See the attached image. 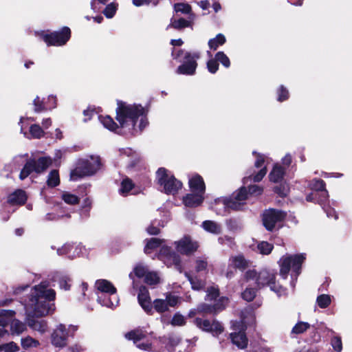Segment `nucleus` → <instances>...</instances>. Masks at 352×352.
<instances>
[{
	"label": "nucleus",
	"instance_id": "1",
	"mask_svg": "<svg viewBox=\"0 0 352 352\" xmlns=\"http://www.w3.org/2000/svg\"><path fill=\"white\" fill-rule=\"evenodd\" d=\"M70 278L65 274L56 272L49 276L47 280L41 281L32 289L28 299L24 304V308L28 316L43 317L55 311L54 300L56 292L52 287L53 283L58 282L60 289H70Z\"/></svg>",
	"mask_w": 352,
	"mask_h": 352
},
{
	"label": "nucleus",
	"instance_id": "2",
	"mask_svg": "<svg viewBox=\"0 0 352 352\" xmlns=\"http://www.w3.org/2000/svg\"><path fill=\"white\" fill-rule=\"evenodd\" d=\"M116 113L120 127L109 116H99L98 119L109 131L126 135H137L148 125L146 111L141 105L118 102Z\"/></svg>",
	"mask_w": 352,
	"mask_h": 352
},
{
	"label": "nucleus",
	"instance_id": "3",
	"mask_svg": "<svg viewBox=\"0 0 352 352\" xmlns=\"http://www.w3.org/2000/svg\"><path fill=\"white\" fill-rule=\"evenodd\" d=\"M102 163L98 155H87L79 158L76 167L70 173V179L78 181L85 177L93 176L101 168Z\"/></svg>",
	"mask_w": 352,
	"mask_h": 352
},
{
	"label": "nucleus",
	"instance_id": "4",
	"mask_svg": "<svg viewBox=\"0 0 352 352\" xmlns=\"http://www.w3.org/2000/svg\"><path fill=\"white\" fill-rule=\"evenodd\" d=\"M262 192L263 188L257 185L248 186V190L241 187L238 192L233 194L231 198L218 199L216 202L217 204H222L226 210H239L245 204V200L248 199L249 195L258 196Z\"/></svg>",
	"mask_w": 352,
	"mask_h": 352
},
{
	"label": "nucleus",
	"instance_id": "5",
	"mask_svg": "<svg viewBox=\"0 0 352 352\" xmlns=\"http://www.w3.org/2000/svg\"><path fill=\"white\" fill-rule=\"evenodd\" d=\"M171 56L173 59L182 62L176 70L177 74L192 76L195 74L197 67V60L199 59L201 54L198 51L190 52L173 47Z\"/></svg>",
	"mask_w": 352,
	"mask_h": 352
},
{
	"label": "nucleus",
	"instance_id": "6",
	"mask_svg": "<svg viewBox=\"0 0 352 352\" xmlns=\"http://www.w3.org/2000/svg\"><path fill=\"white\" fill-rule=\"evenodd\" d=\"M205 300L213 303L202 302L197 306V312L200 314L215 315L223 311L228 304L229 299L227 297H219V289L214 286L210 287L206 290Z\"/></svg>",
	"mask_w": 352,
	"mask_h": 352
},
{
	"label": "nucleus",
	"instance_id": "7",
	"mask_svg": "<svg viewBox=\"0 0 352 352\" xmlns=\"http://www.w3.org/2000/svg\"><path fill=\"white\" fill-rule=\"evenodd\" d=\"M254 316L252 311L247 308L241 311V320L232 323V328L235 331L230 333V338L233 344L239 349H245L248 345V338L245 333L244 325L253 322Z\"/></svg>",
	"mask_w": 352,
	"mask_h": 352
},
{
	"label": "nucleus",
	"instance_id": "8",
	"mask_svg": "<svg viewBox=\"0 0 352 352\" xmlns=\"http://www.w3.org/2000/svg\"><path fill=\"white\" fill-rule=\"evenodd\" d=\"M245 278L247 281L255 280V283L258 288L269 286L270 289L279 296L285 292L281 286L276 283L274 273L269 270H263L258 274L254 270H249L245 273Z\"/></svg>",
	"mask_w": 352,
	"mask_h": 352
},
{
	"label": "nucleus",
	"instance_id": "9",
	"mask_svg": "<svg viewBox=\"0 0 352 352\" xmlns=\"http://www.w3.org/2000/svg\"><path fill=\"white\" fill-rule=\"evenodd\" d=\"M306 258V254L301 253L298 254H285L279 261L280 274L284 278H287L289 271L292 270L296 278L300 274L301 265Z\"/></svg>",
	"mask_w": 352,
	"mask_h": 352
},
{
	"label": "nucleus",
	"instance_id": "10",
	"mask_svg": "<svg viewBox=\"0 0 352 352\" xmlns=\"http://www.w3.org/2000/svg\"><path fill=\"white\" fill-rule=\"evenodd\" d=\"M156 180L160 190L168 195L176 194L182 187V183L164 168H160L157 170Z\"/></svg>",
	"mask_w": 352,
	"mask_h": 352
},
{
	"label": "nucleus",
	"instance_id": "11",
	"mask_svg": "<svg viewBox=\"0 0 352 352\" xmlns=\"http://www.w3.org/2000/svg\"><path fill=\"white\" fill-rule=\"evenodd\" d=\"M52 163L50 157H41L37 160L34 158L29 159L21 170L19 178L21 180L28 177L32 172L41 173L44 172Z\"/></svg>",
	"mask_w": 352,
	"mask_h": 352
},
{
	"label": "nucleus",
	"instance_id": "12",
	"mask_svg": "<svg viewBox=\"0 0 352 352\" xmlns=\"http://www.w3.org/2000/svg\"><path fill=\"white\" fill-rule=\"evenodd\" d=\"M77 331V327L60 324L53 331L51 335V342L52 345L58 348H63L67 345V339L69 336H73Z\"/></svg>",
	"mask_w": 352,
	"mask_h": 352
},
{
	"label": "nucleus",
	"instance_id": "13",
	"mask_svg": "<svg viewBox=\"0 0 352 352\" xmlns=\"http://www.w3.org/2000/svg\"><path fill=\"white\" fill-rule=\"evenodd\" d=\"M15 312L12 310L2 309L0 311V338L8 334L5 327L8 324V318H12ZM19 350V347L14 342H10L6 344L0 346V352H16Z\"/></svg>",
	"mask_w": 352,
	"mask_h": 352
},
{
	"label": "nucleus",
	"instance_id": "14",
	"mask_svg": "<svg viewBox=\"0 0 352 352\" xmlns=\"http://www.w3.org/2000/svg\"><path fill=\"white\" fill-rule=\"evenodd\" d=\"M70 36V29L67 27H64L60 31L43 34V39L47 45L61 46L69 41Z\"/></svg>",
	"mask_w": 352,
	"mask_h": 352
},
{
	"label": "nucleus",
	"instance_id": "15",
	"mask_svg": "<svg viewBox=\"0 0 352 352\" xmlns=\"http://www.w3.org/2000/svg\"><path fill=\"white\" fill-rule=\"evenodd\" d=\"M194 324L201 330L211 333L214 336H218L224 329L221 323L217 320L210 321L208 319L196 318L194 320Z\"/></svg>",
	"mask_w": 352,
	"mask_h": 352
},
{
	"label": "nucleus",
	"instance_id": "16",
	"mask_svg": "<svg viewBox=\"0 0 352 352\" xmlns=\"http://www.w3.org/2000/svg\"><path fill=\"white\" fill-rule=\"evenodd\" d=\"M286 217V213L282 210L270 209L263 215V223L267 230H272L276 225L281 222Z\"/></svg>",
	"mask_w": 352,
	"mask_h": 352
},
{
	"label": "nucleus",
	"instance_id": "17",
	"mask_svg": "<svg viewBox=\"0 0 352 352\" xmlns=\"http://www.w3.org/2000/svg\"><path fill=\"white\" fill-rule=\"evenodd\" d=\"M157 256L167 266L175 265L179 272H182L180 257L175 252H173L169 247L163 245Z\"/></svg>",
	"mask_w": 352,
	"mask_h": 352
},
{
	"label": "nucleus",
	"instance_id": "18",
	"mask_svg": "<svg viewBox=\"0 0 352 352\" xmlns=\"http://www.w3.org/2000/svg\"><path fill=\"white\" fill-rule=\"evenodd\" d=\"M253 155H256V161L254 165L256 168H261V170L257 174L249 176H246L243 178V182L246 183L249 180H253L255 182H260L267 173L266 164L268 163L269 158L264 155L257 153L256 151H253Z\"/></svg>",
	"mask_w": 352,
	"mask_h": 352
},
{
	"label": "nucleus",
	"instance_id": "19",
	"mask_svg": "<svg viewBox=\"0 0 352 352\" xmlns=\"http://www.w3.org/2000/svg\"><path fill=\"white\" fill-rule=\"evenodd\" d=\"M147 333L142 329H135L125 334V338L129 340H133L136 346L142 350H151V343L148 342H141V340L146 337Z\"/></svg>",
	"mask_w": 352,
	"mask_h": 352
},
{
	"label": "nucleus",
	"instance_id": "20",
	"mask_svg": "<svg viewBox=\"0 0 352 352\" xmlns=\"http://www.w3.org/2000/svg\"><path fill=\"white\" fill-rule=\"evenodd\" d=\"M176 249L181 254L189 255L195 252L199 245L189 236H185L178 241H175Z\"/></svg>",
	"mask_w": 352,
	"mask_h": 352
},
{
	"label": "nucleus",
	"instance_id": "21",
	"mask_svg": "<svg viewBox=\"0 0 352 352\" xmlns=\"http://www.w3.org/2000/svg\"><path fill=\"white\" fill-rule=\"evenodd\" d=\"M178 303L177 296L169 294L167 295L166 299H155L152 305L153 309L160 313L162 314L169 310V307H174Z\"/></svg>",
	"mask_w": 352,
	"mask_h": 352
},
{
	"label": "nucleus",
	"instance_id": "22",
	"mask_svg": "<svg viewBox=\"0 0 352 352\" xmlns=\"http://www.w3.org/2000/svg\"><path fill=\"white\" fill-rule=\"evenodd\" d=\"M83 247L81 243H65L57 249V254L60 256L65 255L73 259L82 253Z\"/></svg>",
	"mask_w": 352,
	"mask_h": 352
},
{
	"label": "nucleus",
	"instance_id": "23",
	"mask_svg": "<svg viewBox=\"0 0 352 352\" xmlns=\"http://www.w3.org/2000/svg\"><path fill=\"white\" fill-rule=\"evenodd\" d=\"M138 302L143 310L148 315H153V305L148 289L144 286L140 287L138 295Z\"/></svg>",
	"mask_w": 352,
	"mask_h": 352
},
{
	"label": "nucleus",
	"instance_id": "24",
	"mask_svg": "<svg viewBox=\"0 0 352 352\" xmlns=\"http://www.w3.org/2000/svg\"><path fill=\"white\" fill-rule=\"evenodd\" d=\"M309 188L319 195L318 204L322 205L329 197L328 191L325 188V183L320 179H314L310 182Z\"/></svg>",
	"mask_w": 352,
	"mask_h": 352
},
{
	"label": "nucleus",
	"instance_id": "25",
	"mask_svg": "<svg viewBox=\"0 0 352 352\" xmlns=\"http://www.w3.org/2000/svg\"><path fill=\"white\" fill-rule=\"evenodd\" d=\"M97 301L103 307L113 309L118 305L119 298L115 294H109L105 293L98 294Z\"/></svg>",
	"mask_w": 352,
	"mask_h": 352
},
{
	"label": "nucleus",
	"instance_id": "26",
	"mask_svg": "<svg viewBox=\"0 0 352 352\" xmlns=\"http://www.w3.org/2000/svg\"><path fill=\"white\" fill-rule=\"evenodd\" d=\"M204 193L191 192L183 197V204L188 208L198 207L204 200Z\"/></svg>",
	"mask_w": 352,
	"mask_h": 352
},
{
	"label": "nucleus",
	"instance_id": "27",
	"mask_svg": "<svg viewBox=\"0 0 352 352\" xmlns=\"http://www.w3.org/2000/svg\"><path fill=\"white\" fill-rule=\"evenodd\" d=\"M190 192L205 193V184L203 178L199 175H195L189 179Z\"/></svg>",
	"mask_w": 352,
	"mask_h": 352
},
{
	"label": "nucleus",
	"instance_id": "28",
	"mask_svg": "<svg viewBox=\"0 0 352 352\" xmlns=\"http://www.w3.org/2000/svg\"><path fill=\"white\" fill-rule=\"evenodd\" d=\"M27 200V196L23 190H16L8 196L7 204L11 206L22 205Z\"/></svg>",
	"mask_w": 352,
	"mask_h": 352
},
{
	"label": "nucleus",
	"instance_id": "29",
	"mask_svg": "<svg viewBox=\"0 0 352 352\" xmlns=\"http://www.w3.org/2000/svg\"><path fill=\"white\" fill-rule=\"evenodd\" d=\"M95 286L98 290L97 294L101 293L115 294L116 293V287L109 281L104 279L98 280Z\"/></svg>",
	"mask_w": 352,
	"mask_h": 352
},
{
	"label": "nucleus",
	"instance_id": "30",
	"mask_svg": "<svg viewBox=\"0 0 352 352\" xmlns=\"http://www.w3.org/2000/svg\"><path fill=\"white\" fill-rule=\"evenodd\" d=\"M201 226L206 232L214 235H218L221 234L222 232L221 225L214 221H204Z\"/></svg>",
	"mask_w": 352,
	"mask_h": 352
},
{
	"label": "nucleus",
	"instance_id": "31",
	"mask_svg": "<svg viewBox=\"0 0 352 352\" xmlns=\"http://www.w3.org/2000/svg\"><path fill=\"white\" fill-rule=\"evenodd\" d=\"M28 324L32 330L37 331L41 333L46 332L48 328L47 323L44 320L28 318Z\"/></svg>",
	"mask_w": 352,
	"mask_h": 352
},
{
	"label": "nucleus",
	"instance_id": "32",
	"mask_svg": "<svg viewBox=\"0 0 352 352\" xmlns=\"http://www.w3.org/2000/svg\"><path fill=\"white\" fill-rule=\"evenodd\" d=\"M21 132L28 138L40 139L44 136L45 132L38 124H32L30 127V133L24 132L23 127L21 126Z\"/></svg>",
	"mask_w": 352,
	"mask_h": 352
},
{
	"label": "nucleus",
	"instance_id": "33",
	"mask_svg": "<svg viewBox=\"0 0 352 352\" xmlns=\"http://www.w3.org/2000/svg\"><path fill=\"white\" fill-rule=\"evenodd\" d=\"M229 265L241 270H245L248 266V261L242 255L232 256L229 260Z\"/></svg>",
	"mask_w": 352,
	"mask_h": 352
},
{
	"label": "nucleus",
	"instance_id": "34",
	"mask_svg": "<svg viewBox=\"0 0 352 352\" xmlns=\"http://www.w3.org/2000/svg\"><path fill=\"white\" fill-rule=\"evenodd\" d=\"M284 174V168L280 165L276 164L270 173V179L271 182L278 183L283 179Z\"/></svg>",
	"mask_w": 352,
	"mask_h": 352
},
{
	"label": "nucleus",
	"instance_id": "35",
	"mask_svg": "<svg viewBox=\"0 0 352 352\" xmlns=\"http://www.w3.org/2000/svg\"><path fill=\"white\" fill-rule=\"evenodd\" d=\"M134 188V184L132 180L128 177L124 178L121 182L120 193L123 196H126Z\"/></svg>",
	"mask_w": 352,
	"mask_h": 352
},
{
	"label": "nucleus",
	"instance_id": "36",
	"mask_svg": "<svg viewBox=\"0 0 352 352\" xmlns=\"http://www.w3.org/2000/svg\"><path fill=\"white\" fill-rule=\"evenodd\" d=\"M226 37L222 34H219L215 38L210 39L208 46L211 50H216L220 45L226 43Z\"/></svg>",
	"mask_w": 352,
	"mask_h": 352
},
{
	"label": "nucleus",
	"instance_id": "37",
	"mask_svg": "<svg viewBox=\"0 0 352 352\" xmlns=\"http://www.w3.org/2000/svg\"><path fill=\"white\" fill-rule=\"evenodd\" d=\"M162 241L157 238H152L147 241L144 248V252L146 254H151L153 250L159 248L162 244Z\"/></svg>",
	"mask_w": 352,
	"mask_h": 352
},
{
	"label": "nucleus",
	"instance_id": "38",
	"mask_svg": "<svg viewBox=\"0 0 352 352\" xmlns=\"http://www.w3.org/2000/svg\"><path fill=\"white\" fill-rule=\"evenodd\" d=\"M190 25V22L184 18L179 19H171L170 25L167 27V29L172 27L177 30H180Z\"/></svg>",
	"mask_w": 352,
	"mask_h": 352
},
{
	"label": "nucleus",
	"instance_id": "39",
	"mask_svg": "<svg viewBox=\"0 0 352 352\" xmlns=\"http://www.w3.org/2000/svg\"><path fill=\"white\" fill-rule=\"evenodd\" d=\"M185 276L191 284V287L195 290H200L204 288L205 283L201 279H198L197 277H192L188 273L186 272Z\"/></svg>",
	"mask_w": 352,
	"mask_h": 352
},
{
	"label": "nucleus",
	"instance_id": "40",
	"mask_svg": "<svg viewBox=\"0 0 352 352\" xmlns=\"http://www.w3.org/2000/svg\"><path fill=\"white\" fill-rule=\"evenodd\" d=\"M310 324L306 322L300 321L295 324V326L292 328L291 334H301L305 332L308 329H309Z\"/></svg>",
	"mask_w": 352,
	"mask_h": 352
},
{
	"label": "nucleus",
	"instance_id": "41",
	"mask_svg": "<svg viewBox=\"0 0 352 352\" xmlns=\"http://www.w3.org/2000/svg\"><path fill=\"white\" fill-rule=\"evenodd\" d=\"M21 346L24 349L30 348H36L39 346L40 343L37 340L32 338L30 336H27L21 339Z\"/></svg>",
	"mask_w": 352,
	"mask_h": 352
},
{
	"label": "nucleus",
	"instance_id": "42",
	"mask_svg": "<svg viewBox=\"0 0 352 352\" xmlns=\"http://www.w3.org/2000/svg\"><path fill=\"white\" fill-rule=\"evenodd\" d=\"M60 183L58 172L56 170H52L49 175L47 180V184L49 186L55 187Z\"/></svg>",
	"mask_w": 352,
	"mask_h": 352
},
{
	"label": "nucleus",
	"instance_id": "43",
	"mask_svg": "<svg viewBox=\"0 0 352 352\" xmlns=\"http://www.w3.org/2000/svg\"><path fill=\"white\" fill-rule=\"evenodd\" d=\"M12 333L20 334L25 329V324L19 320H13L10 324Z\"/></svg>",
	"mask_w": 352,
	"mask_h": 352
},
{
	"label": "nucleus",
	"instance_id": "44",
	"mask_svg": "<svg viewBox=\"0 0 352 352\" xmlns=\"http://www.w3.org/2000/svg\"><path fill=\"white\" fill-rule=\"evenodd\" d=\"M331 296L328 294H321L318 296L316 299L318 305L322 309H324L329 307L331 304Z\"/></svg>",
	"mask_w": 352,
	"mask_h": 352
},
{
	"label": "nucleus",
	"instance_id": "45",
	"mask_svg": "<svg viewBox=\"0 0 352 352\" xmlns=\"http://www.w3.org/2000/svg\"><path fill=\"white\" fill-rule=\"evenodd\" d=\"M160 276L156 272H148L146 274L144 281L149 285H155L160 283Z\"/></svg>",
	"mask_w": 352,
	"mask_h": 352
},
{
	"label": "nucleus",
	"instance_id": "46",
	"mask_svg": "<svg viewBox=\"0 0 352 352\" xmlns=\"http://www.w3.org/2000/svg\"><path fill=\"white\" fill-rule=\"evenodd\" d=\"M34 110L36 113H41L47 110L43 100H41L38 96H36L33 100Z\"/></svg>",
	"mask_w": 352,
	"mask_h": 352
},
{
	"label": "nucleus",
	"instance_id": "47",
	"mask_svg": "<svg viewBox=\"0 0 352 352\" xmlns=\"http://www.w3.org/2000/svg\"><path fill=\"white\" fill-rule=\"evenodd\" d=\"M257 248L261 254H269L273 249V245L267 241H261L258 244Z\"/></svg>",
	"mask_w": 352,
	"mask_h": 352
},
{
	"label": "nucleus",
	"instance_id": "48",
	"mask_svg": "<svg viewBox=\"0 0 352 352\" xmlns=\"http://www.w3.org/2000/svg\"><path fill=\"white\" fill-rule=\"evenodd\" d=\"M62 199L68 204L74 205L78 203V197L68 192H64L62 194Z\"/></svg>",
	"mask_w": 352,
	"mask_h": 352
},
{
	"label": "nucleus",
	"instance_id": "49",
	"mask_svg": "<svg viewBox=\"0 0 352 352\" xmlns=\"http://www.w3.org/2000/svg\"><path fill=\"white\" fill-rule=\"evenodd\" d=\"M215 58L217 61L220 62L225 67L228 68L230 66V59L223 52H218L215 54Z\"/></svg>",
	"mask_w": 352,
	"mask_h": 352
},
{
	"label": "nucleus",
	"instance_id": "50",
	"mask_svg": "<svg viewBox=\"0 0 352 352\" xmlns=\"http://www.w3.org/2000/svg\"><path fill=\"white\" fill-rule=\"evenodd\" d=\"M118 5L115 3L108 4L103 11L104 14L107 18H112L116 12Z\"/></svg>",
	"mask_w": 352,
	"mask_h": 352
},
{
	"label": "nucleus",
	"instance_id": "51",
	"mask_svg": "<svg viewBox=\"0 0 352 352\" xmlns=\"http://www.w3.org/2000/svg\"><path fill=\"white\" fill-rule=\"evenodd\" d=\"M208 267V262L204 257L198 258L196 260L195 269L197 272L206 271Z\"/></svg>",
	"mask_w": 352,
	"mask_h": 352
},
{
	"label": "nucleus",
	"instance_id": "52",
	"mask_svg": "<svg viewBox=\"0 0 352 352\" xmlns=\"http://www.w3.org/2000/svg\"><path fill=\"white\" fill-rule=\"evenodd\" d=\"M331 344L336 352H341L342 350V340L340 336H336L331 338Z\"/></svg>",
	"mask_w": 352,
	"mask_h": 352
},
{
	"label": "nucleus",
	"instance_id": "53",
	"mask_svg": "<svg viewBox=\"0 0 352 352\" xmlns=\"http://www.w3.org/2000/svg\"><path fill=\"white\" fill-rule=\"evenodd\" d=\"M170 324L173 326H183L186 324V319L184 316L179 313H176L173 316Z\"/></svg>",
	"mask_w": 352,
	"mask_h": 352
},
{
	"label": "nucleus",
	"instance_id": "54",
	"mask_svg": "<svg viewBox=\"0 0 352 352\" xmlns=\"http://www.w3.org/2000/svg\"><path fill=\"white\" fill-rule=\"evenodd\" d=\"M277 95H278V98H277L278 101L283 102V101L288 99L289 91L283 85H281L277 89Z\"/></svg>",
	"mask_w": 352,
	"mask_h": 352
},
{
	"label": "nucleus",
	"instance_id": "55",
	"mask_svg": "<svg viewBox=\"0 0 352 352\" xmlns=\"http://www.w3.org/2000/svg\"><path fill=\"white\" fill-rule=\"evenodd\" d=\"M160 339L162 343L166 344L171 346H175L179 342V340L177 338L174 337L173 336H163Z\"/></svg>",
	"mask_w": 352,
	"mask_h": 352
},
{
	"label": "nucleus",
	"instance_id": "56",
	"mask_svg": "<svg viewBox=\"0 0 352 352\" xmlns=\"http://www.w3.org/2000/svg\"><path fill=\"white\" fill-rule=\"evenodd\" d=\"M176 12H182L184 14H188L191 11L190 6L187 3H176L174 6Z\"/></svg>",
	"mask_w": 352,
	"mask_h": 352
},
{
	"label": "nucleus",
	"instance_id": "57",
	"mask_svg": "<svg viewBox=\"0 0 352 352\" xmlns=\"http://www.w3.org/2000/svg\"><path fill=\"white\" fill-rule=\"evenodd\" d=\"M242 298L246 301H252L255 296L256 291L253 288H246L245 290L242 293Z\"/></svg>",
	"mask_w": 352,
	"mask_h": 352
},
{
	"label": "nucleus",
	"instance_id": "58",
	"mask_svg": "<svg viewBox=\"0 0 352 352\" xmlns=\"http://www.w3.org/2000/svg\"><path fill=\"white\" fill-rule=\"evenodd\" d=\"M207 68L212 74H215L219 69V63L216 58L210 59L207 63Z\"/></svg>",
	"mask_w": 352,
	"mask_h": 352
},
{
	"label": "nucleus",
	"instance_id": "59",
	"mask_svg": "<svg viewBox=\"0 0 352 352\" xmlns=\"http://www.w3.org/2000/svg\"><path fill=\"white\" fill-rule=\"evenodd\" d=\"M148 272L147 267L142 265H138L134 268V273L139 278L145 277Z\"/></svg>",
	"mask_w": 352,
	"mask_h": 352
},
{
	"label": "nucleus",
	"instance_id": "60",
	"mask_svg": "<svg viewBox=\"0 0 352 352\" xmlns=\"http://www.w3.org/2000/svg\"><path fill=\"white\" fill-rule=\"evenodd\" d=\"M324 203V202H322V204L321 206H322V208L324 211L326 212L327 217L329 218H334V219H337L338 214L335 210L328 206H326Z\"/></svg>",
	"mask_w": 352,
	"mask_h": 352
},
{
	"label": "nucleus",
	"instance_id": "61",
	"mask_svg": "<svg viewBox=\"0 0 352 352\" xmlns=\"http://www.w3.org/2000/svg\"><path fill=\"white\" fill-rule=\"evenodd\" d=\"M45 106L47 107V110H50L56 108V96L50 95L47 98V100L45 102Z\"/></svg>",
	"mask_w": 352,
	"mask_h": 352
},
{
	"label": "nucleus",
	"instance_id": "62",
	"mask_svg": "<svg viewBox=\"0 0 352 352\" xmlns=\"http://www.w3.org/2000/svg\"><path fill=\"white\" fill-rule=\"evenodd\" d=\"M109 0H91V9L94 12H98L100 10L101 8L98 6V4L100 3L102 5H105Z\"/></svg>",
	"mask_w": 352,
	"mask_h": 352
},
{
	"label": "nucleus",
	"instance_id": "63",
	"mask_svg": "<svg viewBox=\"0 0 352 352\" xmlns=\"http://www.w3.org/2000/svg\"><path fill=\"white\" fill-rule=\"evenodd\" d=\"M119 153L121 156L133 157L135 153L130 148H120Z\"/></svg>",
	"mask_w": 352,
	"mask_h": 352
},
{
	"label": "nucleus",
	"instance_id": "64",
	"mask_svg": "<svg viewBox=\"0 0 352 352\" xmlns=\"http://www.w3.org/2000/svg\"><path fill=\"white\" fill-rule=\"evenodd\" d=\"M146 231L149 234L156 235L160 232V229L154 226V223H152L147 228Z\"/></svg>",
	"mask_w": 352,
	"mask_h": 352
}]
</instances>
